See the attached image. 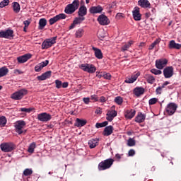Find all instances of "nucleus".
<instances>
[{"instance_id":"18","label":"nucleus","mask_w":181,"mask_h":181,"mask_svg":"<svg viewBox=\"0 0 181 181\" xmlns=\"http://www.w3.org/2000/svg\"><path fill=\"white\" fill-rule=\"evenodd\" d=\"M139 76H141V74L139 72H137L136 74L132 75L131 78H127L124 82L127 83L128 84L134 83V81H136V79L138 78V77H139Z\"/></svg>"},{"instance_id":"48","label":"nucleus","mask_w":181,"mask_h":181,"mask_svg":"<svg viewBox=\"0 0 181 181\" xmlns=\"http://www.w3.org/2000/svg\"><path fill=\"white\" fill-rule=\"evenodd\" d=\"M104 77L106 80H110L111 79V74L109 73H104L103 75H99V77Z\"/></svg>"},{"instance_id":"16","label":"nucleus","mask_w":181,"mask_h":181,"mask_svg":"<svg viewBox=\"0 0 181 181\" xmlns=\"http://www.w3.org/2000/svg\"><path fill=\"white\" fill-rule=\"evenodd\" d=\"M32 58V55L30 54H25L23 56L18 57L17 58V60L18 63H26L27 61L29 60V59Z\"/></svg>"},{"instance_id":"6","label":"nucleus","mask_w":181,"mask_h":181,"mask_svg":"<svg viewBox=\"0 0 181 181\" xmlns=\"http://www.w3.org/2000/svg\"><path fill=\"white\" fill-rule=\"evenodd\" d=\"M56 40H57V37H53L45 40L42 42V49H49V47H52V45L56 43Z\"/></svg>"},{"instance_id":"1","label":"nucleus","mask_w":181,"mask_h":181,"mask_svg":"<svg viewBox=\"0 0 181 181\" xmlns=\"http://www.w3.org/2000/svg\"><path fill=\"white\" fill-rule=\"evenodd\" d=\"M78 6H80V1L78 0H74L72 4H69L66 6L64 12L67 15H71V13H74L78 9Z\"/></svg>"},{"instance_id":"22","label":"nucleus","mask_w":181,"mask_h":181,"mask_svg":"<svg viewBox=\"0 0 181 181\" xmlns=\"http://www.w3.org/2000/svg\"><path fill=\"white\" fill-rule=\"evenodd\" d=\"M100 139H91L88 141V144L89 145V148L90 149H93L94 148H95V146H97L98 145V142H99Z\"/></svg>"},{"instance_id":"8","label":"nucleus","mask_w":181,"mask_h":181,"mask_svg":"<svg viewBox=\"0 0 181 181\" xmlns=\"http://www.w3.org/2000/svg\"><path fill=\"white\" fill-rule=\"evenodd\" d=\"M13 30L11 29L0 31V37L4 39H13Z\"/></svg>"},{"instance_id":"37","label":"nucleus","mask_w":181,"mask_h":181,"mask_svg":"<svg viewBox=\"0 0 181 181\" xmlns=\"http://www.w3.org/2000/svg\"><path fill=\"white\" fill-rule=\"evenodd\" d=\"M47 21L45 18H41L39 21V29H43L46 26Z\"/></svg>"},{"instance_id":"2","label":"nucleus","mask_w":181,"mask_h":181,"mask_svg":"<svg viewBox=\"0 0 181 181\" xmlns=\"http://www.w3.org/2000/svg\"><path fill=\"white\" fill-rule=\"evenodd\" d=\"M114 163V159L108 158L98 164V169L99 170H107V169H110L111 166H112Z\"/></svg>"},{"instance_id":"58","label":"nucleus","mask_w":181,"mask_h":181,"mask_svg":"<svg viewBox=\"0 0 181 181\" xmlns=\"http://www.w3.org/2000/svg\"><path fill=\"white\" fill-rule=\"evenodd\" d=\"M23 24L25 25V27H27L28 28V26H29V25H30V21H25L24 22H23Z\"/></svg>"},{"instance_id":"9","label":"nucleus","mask_w":181,"mask_h":181,"mask_svg":"<svg viewBox=\"0 0 181 181\" xmlns=\"http://www.w3.org/2000/svg\"><path fill=\"white\" fill-rule=\"evenodd\" d=\"M37 119L42 122H47V121H50V119H52V115L47 112H42L37 115Z\"/></svg>"},{"instance_id":"32","label":"nucleus","mask_w":181,"mask_h":181,"mask_svg":"<svg viewBox=\"0 0 181 181\" xmlns=\"http://www.w3.org/2000/svg\"><path fill=\"white\" fill-rule=\"evenodd\" d=\"M8 73H9V69H8L6 66L0 68V78L1 77H5Z\"/></svg>"},{"instance_id":"55","label":"nucleus","mask_w":181,"mask_h":181,"mask_svg":"<svg viewBox=\"0 0 181 181\" xmlns=\"http://www.w3.org/2000/svg\"><path fill=\"white\" fill-rule=\"evenodd\" d=\"M83 101L85 104L88 105L90 104V98H83Z\"/></svg>"},{"instance_id":"54","label":"nucleus","mask_w":181,"mask_h":181,"mask_svg":"<svg viewBox=\"0 0 181 181\" xmlns=\"http://www.w3.org/2000/svg\"><path fill=\"white\" fill-rule=\"evenodd\" d=\"M162 88H162V86L158 87V88H156V93L157 94H162Z\"/></svg>"},{"instance_id":"21","label":"nucleus","mask_w":181,"mask_h":181,"mask_svg":"<svg viewBox=\"0 0 181 181\" xmlns=\"http://www.w3.org/2000/svg\"><path fill=\"white\" fill-rule=\"evenodd\" d=\"M133 18L134 21H141V15L139 13V8L136 7L134 8V11H133Z\"/></svg>"},{"instance_id":"56","label":"nucleus","mask_w":181,"mask_h":181,"mask_svg":"<svg viewBox=\"0 0 181 181\" xmlns=\"http://www.w3.org/2000/svg\"><path fill=\"white\" fill-rule=\"evenodd\" d=\"M135 155V150L131 149L129 151V156H134Z\"/></svg>"},{"instance_id":"33","label":"nucleus","mask_w":181,"mask_h":181,"mask_svg":"<svg viewBox=\"0 0 181 181\" xmlns=\"http://www.w3.org/2000/svg\"><path fill=\"white\" fill-rule=\"evenodd\" d=\"M134 45V41L131 40L126 43L122 47V52H127Z\"/></svg>"},{"instance_id":"20","label":"nucleus","mask_w":181,"mask_h":181,"mask_svg":"<svg viewBox=\"0 0 181 181\" xmlns=\"http://www.w3.org/2000/svg\"><path fill=\"white\" fill-rule=\"evenodd\" d=\"M169 49H176L177 50H180L181 44L176 43L175 40H171L168 45Z\"/></svg>"},{"instance_id":"23","label":"nucleus","mask_w":181,"mask_h":181,"mask_svg":"<svg viewBox=\"0 0 181 181\" xmlns=\"http://www.w3.org/2000/svg\"><path fill=\"white\" fill-rule=\"evenodd\" d=\"M89 12L90 13H101L103 12V7L100 6H93L90 8Z\"/></svg>"},{"instance_id":"27","label":"nucleus","mask_w":181,"mask_h":181,"mask_svg":"<svg viewBox=\"0 0 181 181\" xmlns=\"http://www.w3.org/2000/svg\"><path fill=\"white\" fill-rule=\"evenodd\" d=\"M86 124H87V120L77 118L76 119L75 127H77L78 128H80L81 127H84V125H86Z\"/></svg>"},{"instance_id":"13","label":"nucleus","mask_w":181,"mask_h":181,"mask_svg":"<svg viewBox=\"0 0 181 181\" xmlns=\"http://www.w3.org/2000/svg\"><path fill=\"white\" fill-rule=\"evenodd\" d=\"M163 75L165 78H170L173 76V67L167 66L163 69Z\"/></svg>"},{"instance_id":"36","label":"nucleus","mask_w":181,"mask_h":181,"mask_svg":"<svg viewBox=\"0 0 181 181\" xmlns=\"http://www.w3.org/2000/svg\"><path fill=\"white\" fill-rule=\"evenodd\" d=\"M145 78L146 79L147 83L149 84H153L155 81V77L152 75H145Z\"/></svg>"},{"instance_id":"43","label":"nucleus","mask_w":181,"mask_h":181,"mask_svg":"<svg viewBox=\"0 0 181 181\" xmlns=\"http://www.w3.org/2000/svg\"><path fill=\"white\" fill-rule=\"evenodd\" d=\"M32 173H33V170H32V169H30V168H26L23 171L24 176H30V175H32Z\"/></svg>"},{"instance_id":"35","label":"nucleus","mask_w":181,"mask_h":181,"mask_svg":"<svg viewBox=\"0 0 181 181\" xmlns=\"http://www.w3.org/2000/svg\"><path fill=\"white\" fill-rule=\"evenodd\" d=\"M144 93H145V90L144 89V88H136L134 89V94L137 97H139V95H142Z\"/></svg>"},{"instance_id":"4","label":"nucleus","mask_w":181,"mask_h":181,"mask_svg":"<svg viewBox=\"0 0 181 181\" xmlns=\"http://www.w3.org/2000/svg\"><path fill=\"white\" fill-rule=\"evenodd\" d=\"M80 69H81V70H83V71L90 73V74H93V73H95L96 70L95 66L90 64H82L80 66Z\"/></svg>"},{"instance_id":"10","label":"nucleus","mask_w":181,"mask_h":181,"mask_svg":"<svg viewBox=\"0 0 181 181\" xmlns=\"http://www.w3.org/2000/svg\"><path fill=\"white\" fill-rule=\"evenodd\" d=\"M176 110H177V105L175 103H170L167 105L166 112L168 115H173L176 112Z\"/></svg>"},{"instance_id":"64","label":"nucleus","mask_w":181,"mask_h":181,"mask_svg":"<svg viewBox=\"0 0 181 181\" xmlns=\"http://www.w3.org/2000/svg\"><path fill=\"white\" fill-rule=\"evenodd\" d=\"M26 28H28V27L24 26V28H23V30H24V32H26Z\"/></svg>"},{"instance_id":"12","label":"nucleus","mask_w":181,"mask_h":181,"mask_svg":"<svg viewBox=\"0 0 181 181\" xmlns=\"http://www.w3.org/2000/svg\"><path fill=\"white\" fill-rule=\"evenodd\" d=\"M166 64H168V59H160L156 61V67L158 70H162V69L165 67Z\"/></svg>"},{"instance_id":"63","label":"nucleus","mask_w":181,"mask_h":181,"mask_svg":"<svg viewBox=\"0 0 181 181\" xmlns=\"http://www.w3.org/2000/svg\"><path fill=\"white\" fill-rule=\"evenodd\" d=\"M95 112V114H101V109L100 107L97 108Z\"/></svg>"},{"instance_id":"59","label":"nucleus","mask_w":181,"mask_h":181,"mask_svg":"<svg viewBox=\"0 0 181 181\" xmlns=\"http://www.w3.org/2000/svg\"><path fill=\"white\" fill-rule=\"evenodd\" d=\"M62 86L63 88H67V87H69V83L64 82L62 83Z\"/></svg>"},{"instance_id":"45","label":"nucleus","mask_w":181,"mask_h":181,"mask_svg":"<svg viewBox=\"0 0 181 181\" xmlns=\"http://www.w3.org/2000/svg\"><path fill=\"white\" fill-rule=\"evenodd\" d=\"M151 73H152L153 74H155V76H159L162 74V71L156 69H152L151 70Z\"/></svg>"},{"instance_id":"19","label":"nucleus","mask_w":181,"mask_h":181,"mask_svg":"<svg viewBox=\"0 0 181 181\" xmlns=\"http://www.w3.org/2000/svg\"><path fill=\"white\" fill-rule=\"evenodd\" d=\"M49 64V60H45V62H42L40 64H38L37 66H35V70L37 72H39L43 69L44 67H46Z\"/></svg>"},{"instance_id":"39","label":"nucleus","mask_w":181,"mask_h":181,"mask_svg":"<svg viewBox=\"0 0 181 181\" xmlns=\"http://www.w3.org/2000/svg\"><path fill=\"white\" fill-rule=\"evenodd\" d=\"M160 43V40L157 39L149 47H148V50H153V49L157 45Z\"/></svg>"},{"instance_id":"49","label":"nucleus","mask_w":181,"mask_h":181,"mask_svg":"<svg viewBox=\"0 0 181 181\" xmlns=\"http://www.w3.org/2000/svg\"><path fill=\"white\" fill-rule=\"evenodd\" d=\"M157 103H158V98H153L148 100L149 105H153Z\"/></svg>"},{"instance_id":"46","label":"nucleus","mask_w":181,"mask_h":181,"mask_svg":"<svg viewBox=\"0 0 181 181\" xmlns=\"http://www.w3.org/2000/svg\"><path fill=\"white\" fill-rule=\"evenodd\" d=\"M9 5V0H3L0 3V8H5V6H8Z\"/></svg>"},{"instance_id":"7","label":"nucleus","mask_w":181,"mask_h":181,"mask_svg":"<svg viewBox=\"0 0 181 181\" xmlns=\"http://www.w3.org/2000/svg\"><path fill=\"white\" fill-rule=\"evenodd\" d=\"M25 125H26V123L25 122V121L23 120L17 121L15 123L16 132H17V134H18L19 135H21V134H23L24 131H23L22 129L23 127H25ZM25 132H26V131H25Z\"/></svg>"},{"instance_id":"51","label":"nucleus","mask_w":181,"mask_h":181,"mask_svg":"<svg viewBox=\"0 0 181 181\" xmlns=\"http://www.w3.org/2000/svg\"><path fill=\"white\" fill-rule=\"evenodd\" d=\"M20 110H21V111H22V112H32V108L22 107Z\"/></svg>"},{"instance_id":"44","label":"nucleus","mask_w":181,"mask_h":181,"mask_svg":"<svg viewBox=\"0 0 181 181\" xmlns=\"http://www.w3.org/2000/svg\"><path fill=\"white\" fill-rule=\"evenodd\" d=\"M108 125V122H103L102 123H96L95 127L97 128H104V127H107Z\"/></svg>"},{"instance_id":"53","label":"nucleus","mask_w":181,"mask_h":181,"mask_svg":"<svg viewBox=\"0 0 181 181\" xmlns=\"http://www.w3.org/2000/svg\"><path fill=\"white\" fill-rule=\"evenodd\" d=\"M90 100H93L95 103L98 101V96H97V95H90Z\"/></svg>"},{"instance_id":"41","label":"nucleus","mask_w":181,"mask_h":181,"mask_svg":"<svg viewBox=\"0 0 181 181\" xmlns=\"http://www.w3.org/2000/svg\"><path fill=\"white\" fill-rule=\"evenodd\" d=\"M115 103L118 105H121L124 103V99L120 96H117L115 98Z\"/></svg>"},{"instance_id":"61","label":"nucleus","mask_w":181,"mask_h":181,"mask_svg":"<svg viewBox=\"0 0 181 181\" xmlns=\"http://www.w3.org/2000/svg\"><path fill=\"white\" fill-rule=\"evenodd\" d=\"M100 103H105V101H106L105 97L101 96L100 98Z\"/></svg>"},{"instance_id":"42","label":"nucleus","mask_w":181,"mask_h":181,"mask_svg":"<svg viewBox=\"0 0 181 181\" xmlns=\"http://www.w3.org/2000/svg\"><path fill=\"white\" fill-rule=\"evenodd\" d=\"M6 117H5L4 116L0 117V127H5V125H6Z\"/></svg>"},{"instance_id":"47","label":"nucleus","mask_w":181,"mask_h":181,"mask_svg":"<svg viewBox=\"0 0 181 181\" xmlns=\"http://www.w3.org/2000/svg\"><path fill=\"white\" fill-rule=\"evenodd\" d=\"M128 146H135V140L132 138H129L127 141Z\"/></svg>"},{"instance_id":"38","label":"nucleus","mask_w":181,"mask_h":181,"mask_svg":"<svg viewBox=\"0 0 181 181\" xmlns=\"http://www.w3.org/2000/svg\"><path fill=\"white\" fill-rule=\"evenodd\" d=\"M35 148H36V143L35 142L31 143L28 147V152H29V153H33V152H35Z\"/></svg>"},{"instance_id":"30","label":"nucleus","mask_w":181,"mask_h":181,"mask_svg":"<svg viewBox=\"0 0 181 181\" xmlns=\"http://www.w3.org/2000/svg\"><path fill=\"white\" fill-rule=\"evenodd\" d=\"M93 50L95 52V56L97 59H103V52H101V49L96 48L95 47H92Z\"/></svg>"},{"instance_id":"31","label":"nucleus","mask_w":181,"mask_h":181,"mask_svg":"<svg viewBox=\"0 0 181 181\" xmlns=\"http://www.w3.org/2000/svg\"><path fill=\"white\" fill-rule=\"evenodd\" d=\"M13 10L15 13H19L21 12V5L18 2H13Z\"/></svg>"},{"instance_id":"50","label":"nucleus","mask_w":181,"mask_h":181,"mask_svg":"<svg viewBox=\"0 0 181 181\" xmlns=\"http://www.w3.org/2000/svg\"><path fill=\"white\" fill-rule=\"evenodd\" d=\"M55 84H56V87H57V88H62V81H61L56 80V81H55Z\"/></svg>"},{"instance_id":"17","label":"nucleus","mask_w":181,"mask_h":181,"mask_svg":"<svg viewBox=\"0 0 181 181\" xmlns=\"http://www.w3.org/2000/svg\"><path fill=\"white\" fill-rule=\"evenodd\" d=\"M117 111L114 110H110L107 112V117L106 119H107V121H112V119H114V118H115V117H117Z\"/></svg>"},{"instance_id":"14","label":"nucleus","mask_w":181,"mask_h":181,"mask_svg":"<svg viewBox=\"0 0 181 181\" xmlns=\"http://www.w3.org/2000/svg\"><path fill=\"white\" fill-rule=\"evenodd\" d=\"M62 19H66V14L61 13V14L57 15L54 18H50L49 21V25H54V23H56L57 21H60Z\"/></svg>"},{"instance_id":"34","label":"nucleus","mask_w":181,"mask_h":181,"mask_svg":"<svg viewBox=\"0 0 181 181\" xmlns=\"http://www.w3.org/2000/svg\"><path fill=\"white\" fill-rule=\"evenodd\" d=\"M84 35V29L79 28L78 29L75 33V37L77 39H80L81 37H83V35Z\"/></svg>"},{"instance_id":"28","label":"nucleus","mask_w":181,"mask_h":181,"mask_svg":"<svg viewBox=\"0 0 181 181\" xmlns=\"http://www.w3.org/2000/svg\"><path fill=\"white\" fill-rule=\"evenodd\" d=\"M112 131H114V128L112 127V126H107L104 129L103 135L105 136H110V135L112 134Z\"/></svg>"},{"instance_id":"62","label":"nucleus","mask_w":181,"mask_h":181,"mask_svg":"<svg viewBox=\"0 0 181 181\" xmlns=\"http://www.w3.org/2000/svg\"><path fill=\"white\" fill-rule=\"evenodd\" d=\"M76 25L74 23V21H73V23L69 26V30H71V29H74V28H76Z\"/></svg>"},{"instance_id":"11","label":"nucleus","mask_w":181,"mask_h":181,"mask_svg":"<svg viewBox=\"0 0 181 181\" xmlns=\"http://www.w3.org/2000/svg\"><path fill=\"white\" fill-rule=\"evenodd\" d=\"M98 22L102 26H107V25H110V19L105 15L101 14L98 18Z\"/></svg>"},{"instance_id":"24","label":"nucleus","mask_w":181,"mask_h":181,"mask_svg":"<svg viewBox=\"0 0 181 181\" xmlns=\"http://www.w3.org/2000/svg\"><path fill=\"white\" fill-rule=\"evenodd\" d=\"M135 110H128L125 112L124 116L125 118L127 119H132V118H134L135 117Z\"/></svg>"},{"instance_id":"26","label":"nucleus","mask_w":181,"mask_h":181,"mask_svg":"<svg viewBox=\"0 0 181 181\" xmlns=\"http://www.w3.org/2000/svg\"><path fill=\"white\" fill-rule=\"evenodd\" d=\"M145 118H146L145 115L142 114V112H139L137 116L135 117V121L136 122L141 124V122H144V121H145Z\"/></svg>"},{"instance_id":"40","label":"nucleus","mask_w":181,"mask_h":181,"mask_svg":"<svg viewBox=\"0 0 181 181\" xmlns=\"http://www.w3.org/2000/svg\"><path fill=\"white\" fill-rule=\"evenodd\" d=\"M84 19H86L84 17H77L74 20V22L76 25H80V23H81Z\"/></svg>"},{"instance_id":"15","label":"nucleus","mask_w":181,"mask_h":181,"mask_svg":"<svg viewBox=\"0 0 181 181\" xmlns=\"http://www.w3.org/2000/svg\"><path fill=\"white\" fill-rule=\"evenodd\" d=\"M50 77H52V71H47L41 76H37V78L40 81H43L45 80H47V78H50Z\"/></svg>"},{"instance_id":"5","label":"nucleus","mask_w":181,"mask_h":181,"mask_svg":"<svg viewBox=\"0 0 181 181\" xmlns=\"http://www.w3.org/2000/svg\"><path fill=\"white\" fill-rule=\"evenodd\" d=\"M0 148L3 152H12L16 147L13 143H2Z\"/></svg>"},{"instance_id":"60","label":"nucleus","mask_w":181,"mask_h":181,"mask_svg":"<svg viewBox=\"0 0 181 181\" xmlns=\"http://www.w3.org/2000/svg\"><path fill=\"white\" fill-rule=\"evenodd\" d=\"M168 84H170L169 81L164 82L161 86L162 88H165V87H166V86H168Z\"/></svg>"},{"instance_id":"29","label":"nucleus","mask_w":181,"mask_h":181,"mask_svg":"<svg viewBox=\"0 0 181 181\" xmlns=\"http://www.w3.org/2000/svg\"><path fill=\"white\" fill-rule=\"evenodd\" d=\"M78 14L79 16L84 18L87 15V8L84 6H82L79 8Z\"/></svg>"},{"instance_id":"25","label":"nucleus","mask_w":181,"mask_h":181,"mask_svg":"<svg viewBox=\"0 0 181 181\" xmlns=\"http://www.w3.org/2000/svg\"><path fill=\"white\" fill-rule=\"evenodd\" d=\"M138 4L141 8H150L151 7V3L148 0H139L138 1Z\"/></svg>"},{"instance_id":"52","label":"nucleus","mask_w":181,"mask_h":181,"mask_svg":"<svg viewBox=\"0 0 181 181\" xmlns=\"http://www.w3.org/2000/svg\"><path fill=\"white\" fill-rule=\"evenodd\" d=\"M13 73H14V74H16V76H19L21 74H23V71H22L20 69H15Z\"/></svg>"},{"instance_id":"3","label":"nucleus","mask_w":181,"mask_h":181,"mask_svg":"<svg viewBox=\"0 0 181 181\" xmlns=\"http://www.w3.org/2000/svg\"><path fill=\"white\" fill-rule=\"evenodd\" d=\"M26 94H28V90L21 89L11 94V98L16 100H22L23 97H25Z\"/></svg>"},{"instance_id":"57","label":"nucleus","mask_w":181,"mask_h":181,"mask_svg":"<svg viewBox=\"0 0 181 181\" xmlns=\"http://www.w3.org/2000/svg\"><path fill=\"white\" fill-rule=\"evenodd\" d=\"M117 19H121V18H124L122 13H117L116 15Z\"/></svg>"}]
</instances>
